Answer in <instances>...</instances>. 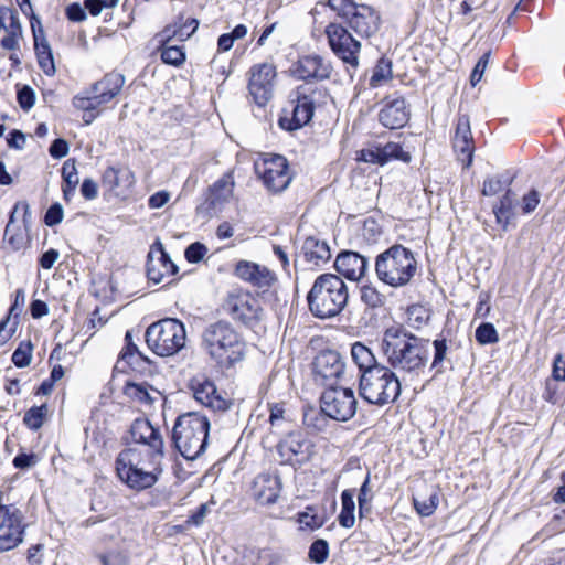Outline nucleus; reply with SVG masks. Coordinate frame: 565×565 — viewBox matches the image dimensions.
I'll return each instance as SVG.
<instances>
[{
	"label": "nucleus",
	"instance_id": "603ef678",
	"mask_svg": "<svg viewBox=\"0 0 565 565\" xmlns=\"http://www.w3.org/2000/svg\"><path fill=\"white\" fill-rule=\"evenodd\" d=\"M371 499H372V493H371V488H370V475H367L360 488V492L358 495L359 512H360L361 516H363L364 512L370 511Z\"/></svg>",
	"mask_w": 565,
	"mask_h": 565
},
{
	"label": "nucleus",
	"instance_id": "774afa93",
	"mask_svg": "<svg viewBox=\"0 0 565 565\" xmlns=\"http://www.w3.org/2000/svg\"><path fill=\"white\" fill-rule=\"evenodd\" d=\"M128 394L134 396L137 401L146 404L152 403V397L150 396L148 390L139 384H131L128 386Z\"/></svg>",
	"mask_w": 565,
	"mask_h": 565
},
{
	"label": "nucleus",
	"instance_id": "5fc2aeb1",
	"mask_svg": "<svg viewBox=\"0 0 565 565\" xmlns=\"http://www.w3.org/2000/svg\"><path fill=\"white\" fill-rule=\"evenodd\" d=\"M98 559L102 565H127L128 558L120 551H109L106 553L98 554Z\"/></svg>",
	"mask_w": 565,
	"mask_h": 565
},
{
	"label": "nucleus",
	"instance_id": "a18cd8bd",
	"mask_svg": "<svg viewBox=\"0 0 565 565\" xmlns=\"http://www.w3.org/2000/svg\"><path fill=\"white\" fill-rule=\"evenodd\" d=\"M392 77V62L384 57L380 58L373 70L370 78V86L372 88L379 87L383 81Z\"/></svg>",
	"mask_w": 565,
	"mask_h": 565
},
{
	"label": "nucleus",
	"instance_id": "7c9ffc66",
	"mask_svg": "<svg viewBox=\"0 0 565 565\" xmlns=\"http://www.w3.org/2000/svg\"><path fill=\"white\" fill-rule=\"evenodd\" d=\"M301 254L305 260L310 266L315 267L323 266L331 258V250L328 243L315 236H309L305 239L301 246Z\"/></svg>",
	"mask_w": 565,
	"mask_h": 565
},
{
	"label": "nucleus",
	"instance_id": "cd10ccee",
	"mask_svg": "<svg viewBox=\"0 0 565 565\" xmlns=\"http://www.w3.org/2000/svg\"><path fill=\"white\" fill-rule=\"evenodd\" d=\"M332 66L319 55H307L301 57L294 70L295 75L300 79L323 81L330 77Z\"/></svg>",
	"mask_w": 565,
	"mask_h": 565
},
{
	"label": "nucleus",
	"instance_id": "0eeeda50",
	"mask_svg": "<svg viewBox=\"0 0 565 565\" xmlns=\"http://www.w3.org/2000/svg\"><path fill=\"white\" fill-rule=\"evenodd\" d=\"M359 394L369 404L393 403L401 394V380L388 366H375L360 375Z\"/></svg>",
	"mask_w": 565,
	"mask_h": 565
},
{
	"label": "nucleus",
	"instance_id": "f3484780",
	"mask_svg": "<svg viewBox=\"0 0 565 565\" xmlns=\"http://www.w3.org/2000/svg\"><path fill=\"white\" fill-rule=\"evenodd\" d=\"M344 370V359L334 350L321 351L312 362L315 380L329 387L343 376Z\"/></svg>",
	"mask_w": 565,
	"mask_h": 565
},
{
	"label": "nucleus",
	"instance_id": "3c124183",
	"mask_svg": "<svg viewBox=\"0 0 565 565\" xmlns=\"http://www.w3.org/2000/svg\"><path fill=\"white\" fill-rule=\"evenodd\" d=\"M32 359V344L30 342H21L12 353V362L18 367H25Z\"/></svg>",
	"mask_w": 565,
	"mask_h": 565
},
{
	"label": "nucleus",
	"instance_id": "bf43d9fd",
	"mask_svg": "<svg viewBox=\"0 0 565 565\" xmlns=\"http://www.w3.org/2000/svg\"><path fill=\"white\" fill-rule=\"evenodd\" d=\"M457 160L462 163L465 169L469 168L473 161L475 147L473 143H461L460 148L455 146Z\"/></svg>",
	"mask_w": 565,
	"mask_h": 565
},
{
	"label": "nucleus",
	"instance_id": "2f4dec72",
	"mask_svg": "<svg viewBox=\"0 0 565 565\" xmlns=\"http://www.w3.org/2000/svg\"><path fill=\"white\" fill-rule=\"evenodd\" d=\"M199 21L194 18L183 19L182 15L179 17L178 21L172 24L167 25L159 33V42H170L172 39H177L179 41L188 40L198 29Z\"/></svg>",
	"mask_w": 565,
	"mask_h": 565
},
{
	"label": "nucleus",
	"instance_id": "4d7b16f0",
	"mask_svg": "<svg viewBox=\"0 0 565 565\" xmlns=\"http://www.w3.org/2000/svg\"><path fill=\"white\" fill-rule=\"evenodd\" d=\"M491 56V52L487 51L475 65L471 75H470V84L471 86H476L482 78L484 71L489 64V60Z\"/></svg>",
	"mask_w": 565,
	"mask_h": 565
},
{
	"label": "nucleus",
	"instance_id": "ddd939ff",
	"mask_svg": "<svg viewBox=\"0 0 565 565\" xmlns=\"http://www.w3.org/2000/svg\"><path fill=\"white\" fill-rule=\"evenodd\" d=\"M255 170L268 191L278 193L288 188L291 175L285 157L273 154L255 164Z\"/></svg>",
	"mask_w": 565,
	"mask_h": 565
},
{
	"label": "nucleus",
	"instance_id": "ea45409f",
	"mask_svg": "<svg viewBox=\"0 0 565 565\" xmlns=\"http://www.w3.org/2000/svg\"><path fill=\"white\" fill-rule=\"evenodd\" d=\"M161 52L160 57L163 63L180 66L185 61V52L183 46L170 45L169 42H160Z\"/></svg>",
	"mask_w": 565,
	"mask_h": 565
},
{
	"label": "nucleus",
	"instance_id": "c85d7f7f",
	"mask_svg": "<svg viewBox=\"0 0 565 565\" xmlns=\"http://www.w3.org/2000/svg\"><path fill=\"white\" fill-rule=\"evenodd\" d=\"M409 110L403 97L398 96L386 102L379 114L380 122L390 129H399L406 125Z\"/></svg>",
	"mask_w": 565,
	"mask_h": 565
},
{
	"label": "nucleus",
	"instance_id": "864d4df0",
	"mask_svg": "<svg viewBox=\"0 0 565 565\" xmlns=\"http://www.w3.org/2000/svg\"><path fill=\"white\" fill-rule=\"evenodd\" d=\"M434 345V359L431 363V367L436 369L437 372L441 371V364L446 358V353L448 350L446 339H436L433 342Z\"/></svg>",
	"mask_w": 565,
	"mask_h": 565
},
{
	"label": "nucleus",
	"instance_id": "aec40b11",
	"mask_svg": "<svg viewBox=\"0 0 565 565\" xmlns=\"http://www.w3.org/2000/svg\"><path fill=\"white\" fill-rule=\"evenodd\" d=\"M130 436L134 443L147 446V449H141L143 455L164 457L163 438L158 427L147 418H137L130 426Z\"/></svg>",
	"mask_w": 565,
	"mask_h": 565
},
{
	"label": "nucleus",
	"instance_id": "09e8293b",
	"mask_svg": "<svg viewBox=\"0 0 565 565\" xmlns=\"http://www.w3.org/2000/svg\"><path fill=\"white\" fill-rule=\"evenodd\" d=\"M309 559L316 564H322L329 556V544L323 539L313 541L308 552Z\"/></svg>",
	"mask_w": 565,
	"mask_h": 565
},
{
	"label": "nucleus",
	"instance_id": "0e129e2a",
	"mask_svg": "<svg viewBox=\"0 0 565 565\" xmlns=\"http://www.w3.org/2000/svg\"><path fill=\"white\" fill-rule=\"evenodd\" d=\"M66 17L70 21L82 22L87 18L85 6L82 7L77 2H73L66 7Z\"/></svg>",
	"mask_w": 565,
	"mask_h": 565
},
{
	"label": "nucleus",
	"instance_id": "423d86ee",
	"mask_svg": "<svg viewBox=\"0 0 565 565\" xmlns=\"http://www.w3.org/2000/svg\"><path fill=\"white\" fill-rule=\"evenodd\" d=\"M417 271V262L411 249L401 244L388 247L376 256L375 274L383 284L399 288L411 282Z\"/></svg>",
	"mask_w": 565,
	"mask_h": 565
},
{
	"label": "nucleus",
	"instance_id": "20e7f679",
	"mask_svg": "<svg viewBox=\"0 0 565 565\" xmlns=\"http://www.w3.org/2000/svg\"><path fill=\"white\" fill-rule=\"evenodd\" d=\"M345 282L334 274H322L315 280L307 296L310 312L320 319L339 315L348 302Z\"/></svg>",
	"mask_w": 565,
	"mask_h": 565
},
{
	"label": "nucleus",
	"instance_id": "052dcab7",
	"mask_svg": "<svg viewBox=\"0 0 565 565\" xmlns=\"http://www.w3.org/2000/svg\"><path fill=\"white\" fill-rule=\"evenodd\" d=\"M62 178H63V184H68V185H77L78 184L77 170H76L74 160L68 159L63 163Z\"/></svg>",
	"mask_w": 565,
	"mask_h": 565
},
{
	"label": "nucleus",
	"instance_id": "a211bd4d",
	"mask_svg": "<svg viewBox=\"0 0 565 565\" xmlns=\"http://www.w3.org/2000/svg\"><path fill=\"white\" fill-rule=\"evenodd\" d=\"M235 182L233 172L224 173L217 181L210 185L204 194V200L196 209V215L211 217L216 209L230 200Z\"/></svg>",
	"mask_w": 565,
	"mask_h": 565
},
{
	"label": "nucleus",
	"instance_id": "13d9d810",
	"mask_svg": "<svg viewBox=\"0 0 565 565\" xmlns=\"http://www.w3.org/2000/svg\"><path fill=\"white\" fill-rule=\"evenodd\" d=\"M206 253L207 247L200 242H195L186 247L184 255L189 263L195 264L202 260Z\"/></svg>",
	"mask_w": 565,
	"mask_h": 565
},
{
	"label": "nucleus",
	"instance_id": "bb28decb",
	"mask_svg": "<svg viewBox=\"0 0 565 565\" xmlns=\"http://www.w3.org/2000/svg\"><path fill=\"white\" fill-rule=\"evenodd\" d=\"M235 275L257 288H268L276 279L275 274L266 266L248 260L236 264Z\"/></svg>",
	"mask_w": 565,
	"mask_h": 565
},
{
	"label": "nucleus",
	"instance_id": "a878e982",
	"mask_svg": "<svg viewBox=\"0 0 565 565\" xmlns=\"http://www.w3.org/2000/svg\"><path fill=\"white\" fill-rule=\"evenodd\" d=\"M356 159L384 166L392 159L409 162L411 154L402 149L401 143H385L384 147L376 146L359 151Z\"/></svg>",
	"mask_w": 565,
	"mask_h": 565
},
{
	"label": "nucleus",
	"instance_id": "de8ad7c7",
	"mask_svg": "<svg viewBox=\"0 0 565 565\" xmlns=\"http://www.w3.org/2000/svg\"><path fill=\"white\" fill-rule=\"evenodd\" d=\"M475 337L478 343L482 345L493 344L499 341L497 329L490 322H482L480 326H478Z\"/></svg>",
	"mask_w": 565,
	"mask_h": 565
},
{
	"label": "nucleus",
	"instance_id": "dca6fc26",
	"mask_svg": "<svg viewBox=\"0 0 565 565\" xmlns=\"http://www.w3.org/2000/svg\"><path fill=\"white\" fill-rule=\"evenodd\" d=\"M278 454L285 463H305L315 452L313 443L301 431H291L277 445Z\"/></svg>",
	"mask_w": 565,
	"mask_h": 565
},
{
	"label": "nucleus",
	"instance_id": "1a4fd4ad",
	"mask_svg": "<svg viewBox=\"0 0 565 565\" xmlns=\"http://www.w3.org/2000/svg\"><path fill=\"white\" fill-rule=\"evenodd\" d=\"M148 348L159 356H171L185 345L184 324L175 318H164L151 323L146 330Z\"/></svg>",
	"mask_w": 565,
	"mask_h": 565
},
{
	"label": "nucleus",
	"instance_id": "69168bd1",
	"mask_svg": "<svg viewBox=\"0 0 565 565\" xmlns=\"http://www.w3.org/2000/svg\"><path fill=\"white\" fill-rule=\"evenodd\" d=\"M38 463L35 454L20 452L13 458V466L18 469H28Z\"/></svg>",
	"mask_w": 565,
	"mask_h": 565
},
{
	"label": "nucleus",
	"instance_id": "4be33fe9",
	"mask_svg": "<svg viewBox=\"0 0 565 565\" xmlns=\"http://www.w3.org/2000/svg\"><path fill=\"white\" fill-rule=\"evenodd\" d=\"M282 489L281 479L277 473H259L253 482V497L259 504H274Z\"/></svg>",
	"mask_w": 565,
	"mask_h": 565
},
{
	"label": "nucleus",
	"instance_id": "c756f323",
	"mask_svg": "<svg viewBox=\"0 0 565 565\" xmlns=\"http://www.w3.org/2000/svg\"><path fill=\"white\" fill-rule=\"evenodd\" d=\"M103 185L116 195H126L134 186L136 180L134 173L126 167H109L102 179Z\"/></svg>",
	"mask_w": 565,
	"mask_h": 565
},
{
	"label": "nucleus",
	"instance_id": "9b49d317",
	"mask_svg": "<svg viewBox=\"0 0 565 565\" xmlns=\"http://www.w3.org/2000/svg\"><path fill=\"white\" fill-rule=\"evenodd\" d=\"M320 403L322 412L337 422L350 420L358 408L354 391L349 387H328L322 393Z\"/></svg>",
	"mask_w": 565,
	"mask_h": 565
},
{
	"label": "nucleus",
	"instance_id": "7ed1b4c3",
	"mask_svg": "<svg viewBox=\"0 0 565 565\" xmlns=\"http://www.w3.org/2000/svg\"><path fill=\"white\" fill-rule=\"evenodd\" d=\"M162 460L161 457L143 455L139 448H126L115 460L116 475L130 490L140 492L159 481L163 471Z\"/></svg>",
	"mask_w": 565,
	"mask_h": 565
},
{
	"label": "nucleus",
	"instance_id": "f03ea898",
	"mask_svg": "<svg viewBox=\"0 0 565 565\" xmlns=\"http://www.w3.org/2000/svg\"><path fill=\"white\" fill-rule=\"evenodd\" d=\"M201 348L221 367H231L245 356L241 333L226 320L207 324L201 334Z\"/></svg>",
	"mask_w": 565,
	"mask_h": 565
},
{
	"label": "nucleus",
	"instance_id": "680f3d73",
	"mask_svg": "<svg viewBox=\"0 0 565 565\" xmlns=\"http://www.w3.org/2000/svg\"><path fill=\"white\" fill-rule=\"evenodd\" d=\"M456 141H473L470 122L467 117H460L455 131Z\"/></svg>",
	"mask_w": 565,
	"mask_h": 565
},
{
	"label": "nucleus",
	"instance_id": "f704fd0d",
	"mask_svg": "<svg viewBox=\"0 0 565 565\" xmlns=\"http://www.w3.org/2000/svg\"><path fill=\"white\" fill-rule=\"evenodd\" d=\"M351 355L355 364L359 366L361 374L364 373V371L374 369L375 366H383L376 362L373 352L361 342H355L352 345Z\"/></svg>",
	"mask_w": 565,
	"mask_h": 565
},
{
	"label": "nucleus",
	"instance_id": "4c0bfd02",
	"mask_svg": "<svg viewBox=\"0 0 565 565\" xmlns=\"http://www.w3.org/2000/svg\"><path fill=\"white\" fill-rule=\"evenodd\" d=\"M0 28L3 29L6 33L22 36V26L19 14L11 8L4 6L0 7Z\"/></svg>",
	"mask_w": 565,
	"mask_h": 565
},
{
	"label": "nucleus",
	"instance_id": "58836bf2",
	"mask_svg": "<svg viewBox=\"0 0 565 565\" xmlns=\"http://www.w3.org/2000/svg\"><path fill=\"white\" fill-rule=\"evenodd\" d=\"M331 419L322 409L309 408L303 414V424L315 430L324 431Z\"/></svg>",
	"mask_w": 565,
	"mask_h": 565
},
{
	"label": "nucleus",
	"instance_id": "9d476101",
	"mask_svg": "<svg viewBox=\"0 0 565 565\" xmlns=\"http://www.w3.org/2000/svg\"><path fill=\"white\" fill-rule=\"evenodd\" d=\"M323 97V90L316 85L306 83L299 85L290 95L294 104L290 117L279 118V126L284 130L292 131L307 125L315 114L317 104Z\"/></svg>",
	"mask_w": 565,
	"mask_h": 565
},
{
	"label": "nucleus",
	"instance_id": "473e14b6",
	"mask_svg": "<svg viewBox=\"0 0 565 565\" xmlns=\"http://www.w3.org/2000/svg\"><path fill=\"white\" fill-rule=\"evenodd\" d=\"M22 211L23 212V222L28 223L31 220V210L30 205L26 202H18L15 203L9 222L4 230V236L3 239L7 242L12 250H19L23 246V236L19 233H14L13 223H14V216L15 214Z\"/></svg>",
	"mask_w": 565,
	"mask_h": 565
},
{
	"label": "nucleus",
	"instance_id": "6e6552de",
	"mask_svg": "<svg viewBox=\"0 0 565 565\" xmlns=\"http://www.w3.org/2000/svg\"><path fill=\"white\" fill-rule=\"evenodd\" d=\"M125 76L120 73L111 72L97 81L92 87L77 95L73 99L76 108L84 110L83 119L90 122L97 115L98 108L108 104L122 89Z\"/></svg>",
	"mask_w": 565,
	"mask_h": 565
},
{
	"label": "nucleus",
	"instance_id": "2eb2a0df",
	"mask_svg": "<svg viewBox=\"0 0 565 565\" xmlns=\"http://www.w3.org/2000/svg\"><path fill=\"white\" fill-rule=\"evenodd\" d=\"M25 527L22 511L14 504H8L0 519V552L13 550L21 544Z\"/></svg>",
	"mask_w": 565,
	"mask_h": 565
},
{
	"label": "nucleus",
	"instance_id": "6e6d98bb",
	"mask_svg": "<svg viewBox=\"0 0 565 565\" xmlns=\"http://www.w3.org/2000/svg\"><path fill=\"white\" fill-rule=\"evenodd\" d=\"M17 99L23 110H29L35 103V93L30 86L24 85L18 89Z\"/></svg>",
	"mask_w": 565,
	"mask_h": 565
},
{
	"label": "nucleus",
	"instance_id": "338daca9",
	"mask_svg": "<svg viewBox=\"0 0 565 565\" xmlns=\"http://www.w3.org/2000/svg\"><path fill=\"white\" fill-rule=\"evenodd\" d=\"M147 262V276L150 280L154 281L156 284L160 282L162 278L164 277L166 271L160 267H157L156 260L152 256V254H149Z\"/></svg>",
	"mask_w": 565,
	"mask_h": 565
},
{
	"label": "nucleus",
	"instance_id": "5701e85b",
	"mask_svg": "<svg viewBox=\"0 0 565 565\" xmlns=\"http://www.w3.org/2000/svg\"><path fill=\"white\" fill-rule=\"evenodd\" d=\"M31 29L39 66L45 75L53 76L56 72L53 53L47 40L45 39L41 21L35 15H32Z\"/></svg>",
	"mask_w": 565,
	"mask_h": 565
},
{
	"label": "nucleus",
	"instance_id": "e2e57ef3",
	"mask_svg": "<svg viewBox=\"0 0 565 565\" xmlns=\"http://www.w3.org/2000/svg\"><path fill=\"white\" fill-rule=\"evenodd\" d=\"M63 220V207L60 203L52 204L44 216V222L47 226H55Z\"/></svg>",
	"mask_w": 565,
	"mask_h": 565
},
{
	"label": "nucleus",
	"instance_id": "c03bdc74",
	"mask_svg": "<svg viewBox=\"0 0 565 565\" xmlns=\"http://www.w3.org/2000/svg\"><path fill=\"white\" fill-rule=\"evenodd\" d=\"M125 349L120 353V361L127 362L130 366L137 365L140 361L146 360L142 353L139 351L138 347L132 341V335L130 331H127L125 334Z\"/></svg>",
	"mask_w": 565,
	"mask_h": 565
},
{
	"label": "nucleus",
	"instance_id": "c9c22d12",
	"mask_svg": "<svg viewBox=\"0 0 565 565\" xmlns=\"http://www.w3.org/2000/svg\"><path fill=\"white\" fill-rule=\"evenodd\" d=\"M354 490L347 489L343 490L341 493V512L338 516L339 523L341 526L350 529L355 523V516H354V510H355V503H354Z\"/></svg>",
	"mask_w": 565,
	"mask_h": 565
},
{
	"label": "nucleus",
	"instance_id": "393cba45",
	"mask_svg": "<svg viewBox=\"0 0 565 565\" xmlns=\"http://www.w3.org/2000/svg\"><path fill=\"white\" fill-rule=\"evenodd\" d=\"M337 271L352 281H359L367 271L369 260L356 252H342L334 262Z\"/></svg>",
	"mask_w": 565,
	"mask_h": 565
},
{
	"label": "nucleus",
	"instance_id": "e433bc0d",
	"mask_svg": "<svg viewBox=\"0 0 565 565\" xmlns=\"http://www.w3.org/2000/svg\"><path fill=\"white\" fill-rule=\"evenodd\" d=\"M414 507L422 516L431 515L438 507L439 495L436 489H431L427 495L418 494L413 498Z\"/></svg>",
	"mask_w": 565,
	"mask_h": 565
},
{
	"label": "nucleus",
	"instance_id": "49530a36",
	"mask_svg": "<svg viewBox=\"0 0 565 565\" xmlns=\"http://www.w3.org/2000/svg\"><path fill=\"white\" fill-rule=\"evenodd\" d=\"M46 413V405L33 406L24 414L23 422L30 429L38 430L42 427Z\"/></svg>",
	"mask_w": 565,
	"mask_h": 565
},
{
	"label": "nucleus",
	"instance_id": "72a5a7b5",
	"mask_svg": "<svg viewBox=\"0 0 565 565\" xmlns=\"http://www.w3.org/2000/svg\"><path fill=\"white\" fill-rule=\"evenodd\" d=\"M515 195L511 190H508L500 199L499 203L493 206L495 221L503 228L510 224L515 216Z\"/></svg>",
	"mask_w": 565,
	"mask_h": 565
},
{
	"label": "nucleus",
	"instance_id": "a19ab883",
	"mask_svg": "<svg viewBox=\"0 0 565 565\" xmlns=\"http://www.w3.org/2000/svg\"><path fill=\"white\" fill-rule=\"evenodd\" d=\"M512 178L508 174H497L488 177L482 184V194L484 196H492L501 192L505 186L510 185Z\"/></svg>",
	"mask_w": 565,
	"mask_h": 565
},
{
	"label": "nucleus",
	"instance_id": "412c9836",
	"mask_svg": "<svg viewBox=\"0 0 565 565\" xmlns=\"http://www.w3.org/2000/svg\"><path fill=\"white\" fill-rule=\"evenodd\" d=\"M189 388L196 402L212 411H225L227 402L217 392L214 382L204 375L195 376L190 381Z\"/></svg>",
	"mask_w": 565,
	"mask_h": 565
},
{
	"label": "nucleus",
	"instance_id": "f8f14e48",
	"mask_svg": "<svg viewBox=\"0 0 565 565\" xmlns=\"http://www.w3.org/2000/svg\"><path fill=\"white\" fill-rule=\"evenodd\" d=\"M324 33L332 52L343 63L355 70L359 66L361 43L340 23H329Z\"/></svg>",
	"mask_w": 565,
	"mask_h": 565
},
{
	"label": "nucleus",
	"instance_id": "8fccbe9b",
	"mask_svg": "<svg viewBox=\"0 0 565 565\" xmlns=\"http://www.w3.org/2000/svg\"><path fill=\"white\" fill-rule=\"evenodd\" d=\"M327 6L335 11L338 17L348 22L359 4L353 0H328Z\"/></svg>",
	"mask_w": 565,
	"mask_h": 565
},
{
	"label": "nucleus",
	"instance_id": "f257e3e1",
	"mask_svg": "<svg viewBox=\"0 0 565 565\" xmlns=\"http://www.w3.org/2000/svg\"><path fill=\"white\" fill-rule=\"evenodd\" d=\"M381 350L392 371L406 381L424 373L428 362V340L419 338L402 326L387 328L381 340Z\"/></svg>",
	"mask_w": 565,
	"mask_h": 565
},
{
	"label": "nucleus",
	"instance_id": "39448f33",
	"mask_svg": "<svg viewBox=\"0 0 565 565\" xmlns=\"http://www.w3.org/2000/svg\"><path fill=\"white\" fill-rule=\"evenodd\" d=\"M209 430L206 416L196 412L181 414L172 428L173 445L186 460H194L206 449Z\"/></svg>",
	"mask_w": 565,
	"mask_h": 565
},
{
	"label": "nucleus",
	"instance_id": "b1692460",
	"mask_svg": "<svg viewBox=\"0 0 565 565\" xmlns=\"http://www.w3.org/2000/svg\"><path fill=\"white\" fill-rule=\"evenodd\" d=\"M347 23L358 35L370 38L379 31L380 14L370 6L359 4Z\"/></svg>",
	"mask_w": 565,
	"mask_h": 565
},
{
	"label": "nucleus",
	"instance_id": "6ab92c4d",
	"mask_svg": "<svg viewBox=\"0 0 565 565\" xmlns=\"http://www.w3.org/2000/svg\"><path fill=\"white\" fill-rule=\"evenodd\" d=\"M248 90L258 106H265L273 96L276 68L273 64L254 65L249 71Z\"/></svg>",
	"mask_w": 565,
	"mask_h": 565
},
{
	"label": "nucleus",
	"instance_id": "4468645a",
	"mask_svg": "<svg viewBox=\"0 0 565 565\" xmlns=\"http://www.w3.org/2000/svg\"><path fill=\"white\" fill-rule=\"evenodd\" d=\"M223 309L232 319L250 327L260 320L263 312L259 300L245 291L231 292Z\"/></svg>",
	"mask_w": 565,
	"mask_h": 565
},
{
	"label": "nucleus",
	"instance_id": "37998d69",
	"mask_svg": "<svg viewBox=\"0 0 565 565\" xmlns=\"http://www.w3.org/2000/svg\"><path fill=\"white\" fill-rule=\"evenodd\" d=\"M297 520L302 527L310 530L320 529L326 523V518L320 515L312 505H308L303 511L299 512Z\"/></svg>",
	"mask_w": 565,
	"mask_h": 565
},
{
	"label": "nucleus",
	"instance_id": "79ce46f5",
	"mask_svg": "<svg viewBox=\"0 0 565 565\" xmlns=\"http://www.w3.org/2000/svg\"><path fill=\"white\" fill-rule=\"evenodd\" d=\"M360 294L361 301L372 309L383 307L386 301L385 295L380 292L373 285H363Z\"/></svg>",
	"mask_w": 565,
	"mask_h": 565
}]
</instances>
